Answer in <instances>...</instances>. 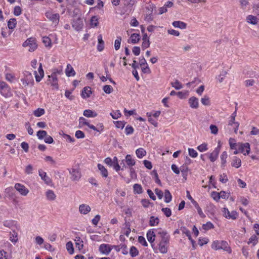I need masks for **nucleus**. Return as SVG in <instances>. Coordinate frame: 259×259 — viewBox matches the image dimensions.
I'll return each mask as SVG.
<instances>
[{"instance_id": "nucleus-1", "label": "nucleus", "mask_w": 259, "mask_h": 259, "mask_svg": "<svg viewBox=\"0 0 259 259\" xmlns=\"http://www.w3.org/2000/svg\"><path fill=\"white\" fill-rule=\"evenodd\" d=\"M211 247L214 250L223 249L229 253H231V248L228 246L227 242L224 241H213L212 243Z\"/></svg>"}, {"instance_id": "nucleus-2", "label": "nucleus", "mask_w": 259, "mask_h": 259, "mask_svg": "<svg viewBox=\"0 0 259 259\" xmlns=\"http://www.w3.org/2000/svg\"><path fill=\"white\" fill-rule=\"evenodd\" d=\"M156 233L157 237H159V242H169L170 236L166 231L161 229L156 230Z\"/></svg>"}, {"instance_id": "nucleus-3", "label": "nucleus", "mask_w": 259, "mask_h": 259, "mask_svg": "<svg viewBox=\"0 0 259 259\" xmlns=\"http://www.w3.org/2000/svg\"><path fill=\"white\" fill-rule=\"evenodd\" d=\"M45 16L55 26L59 24L60 20V15L59 14L54 13L52 11H49L45 13Z\"/></svg>"}, {"instance_id": "nucleus-4", "label": "nucleus", "mask_w": 259, "mask_h": 259, "mask_svg": "<svg viewBox=\"0 0 259 259\" xmlns=\"http://www.w3.org/2000/svg\"><path fill=\"white\" fill-rule=\"evenodd\" d=\"M238 149L240 153L244 155H248L250 151V144L248 143H238Z\"/></svg>"}, {"instance_id": "nucleus-5", "label": "nucleus", "mask_w": 259, "mask_h": 259, "mask_svg": "<svg viewBox=\"0 0 259 259\" xmlns=\"http://www.w3.org/2000/svg\"><path fill=\"white\" fill-rule=\"evenodd\" d=\"M23 47H29L28 51L29 52H33L37 48V46L34 39L29 38L23 42Z\"/></svg>"}, {"instance_id": "nucleus-6", "label": "nucleus", "mask_w": 259, "mask_h": 259, "mask_svg": "<svg viewBox=\"0 0 259 259\" xmlns=\"http://www.w3.org/2000/svg\"><path fill=\"white\" fill-rule=\"evenodd\" d=\"M47 84L51 85L55 89H58V78L56 76V72H53L51 75L48 76L47 81Z\"/></svg>"}, {"instance_id": "nucleus-7", "label": "nucleus", "mask_w": 259, "mask_h": 259, "mask_svg": "<svg viewBox=\"0 0 259 259\" xmlns=\"http://www.w3.org/2000/svg\"><path fill=\"white\" fill-rule=\"evenodd\" d=\"M14 188L22 195L23 196H26L29 191V190L23 185L20 183H16L15 184Z\"/></svg>"}, {"instance_id": "nucleus-8", "label": "nucleus", "mask_w": 259, "mask_h": 259, "mask_svg": "<svg viewBox=\"0 0 259 259\" xmlns=\"http://www.w3.org/2000/svg\"><path fill=\"white\" fill-rule=\"evenodd\" d=\"M220 149L221 146H218L211 153H207L205 154V155L207 156L208 158L209 159L211 162H214L217 159L218 157L219 153L220 152Z\"/></svg>"}, {"instance_id": "nucleus-9", "label": "nucleus", "mask_w": 259, "mask_h": 259, "mask_svg": "<svg viewBox=\"0 0 259 259\" xmlns=\"http://www.w3.org/2000/svg\"><path fill=\"white\" fill-rule=\"evenodd\" d=\"M112 249V246L108 244H102L100 245L99 251L102 254L108 255Z\"/></svg>"}, {"instance_id": "nucleus-10", "label": "nucleus", "mask_w": 259, "mask_h": 259, "mask_svg": "<svg viewBox=\"0 0 259 259\" xmlns=\"http://www.w3.org/2000/svg\"><path fill=\"white\" fill-rule=\"evenodd\" d=\"M69 173L71 175V179L73 181H78L81 178V174L78 169L71 168Z\"/></svg>"}, {"instance_id": "nucleus-11", "label": "nucleus", "mask_w": 259, "mask_h": 259, "mask_svg": "<svg viewBox=\"0 0 259 259\" xmlns=\"http://www.w3.org/2000/svg\"><path fill=\"white\" fill-rule=\"evenodd\" d=\"M72 27L77 31L80 30L83 26V23L82 20L80 18L73 20L72 23Z\"/></svg>"}, {"instance_id": "nucleus-12", "label": "nucleus", "mask_w": 259, "mask_h": 259, "mask_svg": "<svg viewBox=\"0 0 259 259\" xmlns=\"http://www.w3.org/2000/svg\"><path fill=\"white\" fill-rule=\"evenodd\" d=\"M35 77L37 82H39L44 76V72L42 69L41 63H39L38 72L35 71L34 72Z\"/></svg>"}, {"instance_id": "nucleus-13", "label": "nucleus", "mask_w": 259, "mask_h": 259, "mask_svg": "<svg viewBox=\"0 0 259 259\" xmlns=\"http://www.w3.org/2000/svg\"><path fill=\"white\" fill-rule=\"evenodd\" d=\"M224 213L225 217L227 219H231L232 220H235L237 218V213L235 211H232L230 212L229 210L226 208H224Z\"/></svg>"}, {"instance_id": "nucleus-14", "label": "nucleus", "mask_w": 259, "mask_h": 259, "mask_svg": "<svg viewBox=\"0 0 259 259\" xmlns=\"http://www.w3.org/2000/svg\"><path fill=\"white\" fill-rule=\"evenodd\" d=\"M169 242H159V250L162 253H166L167 252V249Z\"/></svg>"}, {"instance_id": "nucleus-15", "label": "nucleus", "mask_w": 259, "mask_h": 259, "mask_svg": "<svg viewBox=\"0 0 259 259\" xmlns=\"http://www.w3.org/2000/svg\"><path fill=\"white\" fill-rule=\"evenodd\" d=\"M189 104L192 108L197 109L198 107V99L195 97H192L189 99Z\"/></svg>"}, {"instance_id": "nucleus-16", "label": "nucleus", "mask_w": 259, "mask_h": 259, "mask_svg": "<svg viewBox=\"0 0 259 259\" xmlns=\"http://www.w3.org/2000/svg\"><path fill=\"white\" fill-rule=\"evenodd\" d=\"M38 174L41 179L44 180L46 184H49L51 183V180L47 176L46 172L44 171L42 169H39L38 170Z\"/></svg>"}, {"instance_id": "nucleus-17", "label": "nucleus", "mask_w": 259, "mask_h": 259, "mask_svg": "<svg viewBox=\"0 0 259 259\" xmlns=\"http://www.w3.org/2000/svg\"><path fill=\"white\" fill-rule=\"evenodd\" d=\"M79 211L80 213L86 214L91 211V207L87 204H82L80 205Z\"/></svg>"}, {"instance_id": "nucleus-18", "label": "nucleus", "mask_w": 259, "mask_h": 259, "mask_svg": "<svg viewBox=\"0 0 259 259\" xmlns=\"http://www.w3.org/2000/svg\"><path fill=\"white\" fill-rule=\"evenodd\" d=\"M65 73L68 77L74 76L75 75V71L71 65L69 64H67V65L66 68L65 69Z\"/></svg>"}, {"instance_id": "nucleus-19", "label": "nucleus", "mask_w": 259, "mask_h": 259, "mask_svg": "<svg viewBox=\"0 0 259 259\" xmlns=\"http://www.w3.org/2000/svg\"><path fill=\"white\" fill-rule=\"evenodd\" d=\"M91 89L89 87H84L82 91L81 97L85 99L90 97L92 94Z\"/></svg>"}, {"instance_id": "nucleus-20", "label": "nucleus", "mask_w": 259, "mask_h": 259, "mask_svg": "<svg viewBox=\"0 0 259 259\" xmlns=\"http://www.w3.org/2000/svg\"><path fill=\"white\" fill-rule=\"evenodd\" d=\"M172 25L176 28H179L182 29H186L187 24L181 21H175L172 23Z\"/></svg>"}, {"instance_id": "nucleus-21", "label": "nucleus", "mask_w": 259, "mask_h": 259, "mask_svg": "<svg viewBox=\"0 0 259 259\" xmlns=\"http://www.w3.org/2000/svg\"><path fill=\"white\" fill-rule=\"evenodd\" d=\"M143 42L142 44V49H145L147 48H148L150 46V41L149 39L147 36V34L146 33H145L143 36Z\"/></svg>"}, {"instance_id": "nucleus-22", "label": "nucleus", "mask_w": 259, "mask_h": 259, "mask_svg": "<svg viewBox=\"0 0 259 259\" xmlns=\"http://www.w3.org/2000/svg\"><path fill=\"white\" fill-rule=\"evenodd\" d=\"M98 44L97 46V50L99 52H101L104 48V41L103 40L102 35L100 34L98 36Z\"/></svg>"}, {"instance_id": "nucleus-23", "label": "nucleus", "mask_w": 259, "mask_h": 259, "mask_svg": "<svg viewBox=\"0 0 259 259\" xmlns=\"http://www.w3.org/2000/svg\"><path fill=\"white\" fill-rule=\"evenodd\" d=\"M156 235L152 230H149L147 233V238L149 242L152 243L155 241Z\"/></svg>"}, {"instance_id": "nucleus-24", "label": "nucleus", "mask_w": 259, "mask_h": 259, "mask_svg": "<svg viewBox=\"0 0 259 259\" xmlns=\"http://www.w3.org/2000/svg\"><path fill=\"white\" fill-rule=\"evenodd\" d=\"M231 165L235 168H239L241 165V160L238 157L235 156L232 159Z\"/></svg>"}, {"instance_id": "nucleus-25", "label": "nucleus", "mask_w": 259, "mask_h": 259, "mask_svg": "<svg viewBox=\"0 0 259 259\" xmlns=\"http://www.w3.org/2000/svg\"><path fill=\"white\" fill-rule=\"evenodd\" d=\"M246 21L248 23L256 25L257 24V18L256 16L249 15L246 17Z\"/></svg>"}, {"instance_id": "nucleus-26", "label": "nucleus", "mask_w": 259, "mask_h": 259, "mask_svg": "<svg viewBox=\"0 0 259 259\" xmlns=\"http://www.w3.org/2000/svg\"><path fill=\"white\" fill-rule=\"evenodd\" d=\"M98 168L100 171V172L104 178H107L108 176V172L107 169L101 164H98Z\"/></svg>"}, {"instance_id": "nucleus-27", "label": "nucleus", "mask_w": 259, "mask_h": 259, "mask_svg": "<svg viewBox=\"0 0 259 259\" xmlns=\"http://www.w3.org/2000/svg\"><path fill=\"white\" fill-rule=\"evenodd\" d=\"M125 161L126 164L130 167L135 165L136 163L135 160L132 158V156L129 154L126 156Z\"/></svg>"}, {"instance_id": "nucleus-28", "label": "nucleus", "mask_w": 259, "mask_h": 259, "mask_svg": "<svg viewBox=\"0 0 259 259\" xmlns=\"http://www.w3.org/2000/svg\"><path fill=\"white\" fill-rule=\"evenodd\" d=\"M46 197L48 200L53 201L56 199V196L54 192L51 190H48L46 193Z\"/></svg>"}, {"instance_id": "nucleus-29", "label": "nucleus", "mask_w": 259, "mask_h": 259, "mask_svg": "<svg viewBox=\"0 0 259 259\" xmlns=\"http://www.w3.org/2000/svg\"><path fill=\"white\" fill-rule=\"evenodd\" d=\"M83 114L87 117H95L98 115L96 112L91 110H85Z\"/></svg>"}, {"instance_id": "nucleus-30", "label": "nucleus", "mask_w": 259, "mask_h": 259, "mask_svg": "<svg viewBox=\"0 0 259 259\" xmlns=\"http://www.w3.org/2000/svg\"><path fill=\"white\" fill-rule=\"evenodd\" d=\"M140 37L139 34L137 33H133L131 35L130 37V39L128 40V42H130L132 44H136L140 40Z\"/></svg>"}, {"instance_id": "nucleus-31", "label": "nucleus", "mask_w": 259, "mask_h": 259, "mask_svg": "<svg viewBox=\"0 0 259 259\" xmlns=\"http://www.w3.org/2000/svg\"><path fill=\"white\" fill-rule=\"evenodd\" d=\"M75 246L78 248L79 250H81L83 247V243L82 240L79 237H76L75 239Z\"/></svg>"}, {"instance_id": "nucleus-32", "label": "nucleus", "mask_w": 259, "mask_h": 259, "mask_svg": "<svg viewBox=\"0 0 259 259\" xmlns=\"http://www.w3.org/2000/svg\"><path fill=\"white\" fill-rule=\"evenodd\" d=\"M136 153L138 158H141L146 155V152L143 148H140L136 150Z\"/></svg>"}, {"instance_id": "nucleus-33", "label": "nucleus", "mask_w": 259, "mask_h": 259, "mask_svg": "<svg viewBox=\"0 0 259 259\" xmlns=\"http://www.w3.org/2000/svg\"><path fill=\"white\" fill-rule=\"evenodd\" d=\"M172 199L171 195L168 190H165L164 192V201L166 203H169Z\"/></svg>"}, {"instance_id": "nucleus-34", "label": "nucleus", "mask_w": 259, "mask_h": 259, "mask_svg": "<svg viewBox=\"0 0 259 259\" xmlns=\"http://www.w3.org/2000/svg\"><path fill=\"white\" fill-rule=\"evenodd\" d=\"M227 156V153L226 151L223 152L221 155V165L222 167H225V166Z\"/></svg>"}, {"instance_id": "nucleus-35", "label": "nucleus", "mask_w": 259, "mask_h": 259, "mask_svg": "<svg viewBox=\"0 0 259 259\" xmlns=\"http://www.w3.org/2000/svg\"><path fill=\"white\" fill-rule=\"evenodd\" d=\"M90 24L93 27H97L99 24L98 17L96 16H93L91 19Z\"/></svg>"}, {"instance_id": "nucleus-36", "label": "nucleus", "mask_w": 259, "mask_h": 259, "mask_svg": "<svg viewBox=\"0 0 259 259\" xmlns=\"http://www.w3.org/2000/svg\"><path fill=\"white\" fill-rule=\"evenodd\" d=\"M42 42L47 47H51L52 46V42L51 39L47 36H44L42 38Z\"/></svg>"}, {"instance_id": "nucleus-37", "label": "nucleus", "mask_w": 259, "mask_h": 259, "mask_svg": "<svg viewBox=\"0 0 259 259\" xmlns=\"http://www.w3.org/2000/svg\"><path fill=\"white\" fill-rule=\"evenodd\" d=\"M170 84L172 87L177 90H180L183 88L182 83L178 80H176L175 82H171Z\"/></svg>"}, {"instance_id": "nucleus-38", "label": "nucleus", "mask_w": 259, "mask_h": 259, "mask_svg": "<svg viewBox=\"0 0 259 259\" xmlns=\"http://www.w3.org/2000/svg\"><path fill=\"white\" fill-rule=\"evenodd\" d=\"M16 25V20L15 18L10 19L8 22V26L9 29H14Z\"/></svg>"}, {"instance_id": "nucleus-39", "label": "nucleus", "mask_w": 259, "mask_h": 259, "mask_svg": "<svg viewBox=\"0 0 259 259\" xmlns=\"http://www.w3.org/2000/svg\"><path fill=\"white\" fill-rule=\"evenodd\" d=\"M159 223V219L153 216L150 217L149 224L151 226H154Z\"/></svg>"}, {"instance_id": "nucleus-40", "label": "nucleus", "mask_w": 259, "mask_h": 259, "mask_svg": "<svg viewBox=\"0 0 259 259\" xmlns=\"http://www.w3.org/2000/svg\"><path fill=\"white\" fill-rule=\"evenodd\" d=\"M66 249H67V251H68V252L70 254H73L74 252V248L73 246L72 243L71 241L68 242L66 243Z\"/></svg>"}, {"instance_id": "nucleus-41", "label": "nucleus", "mask_w": 259, "mask_h": 259, "mask_svg": "<svg viewBox=\"0 0 259 259\" xmlns=\"http://www.w3.org/2000/svg\"><path fill=\"white\" fill-rule=\"evenodd\" d=\"M45 113V111L42 108H38L36 110L34 111L33 114L36 117H40L44 115Z\"/></svg>"}, {"instance_id": "nucleus-42", "label": "nucleus", "mask_w": 259, "mask_h": 259, "mask_svg": "<svg viewBox=\"0 0 259 259\" xmlns=\"http://www.w3.org/2000/svg\"><path fill=\"white\" fill-rule=\"evenodd\" d=\"M130 254L131 256L135 257L138 255L139 251L136 247L132 246L130 248Z\"/></svg>"}, {"instance_id": "nucleus-43", "label": "nucleus", "mask_w": 259, "mask_h": 259, "mask_svg": "<svg viewBox=\"0 0 259 259\" xmlns=\"http://www.w3.org/2000/svg\"><path fill=\"white\" fill-rule=\"evenodd\" d=\"M134 192L137 194H141L142 193V186L138 184H136L133 186Z\"/></svg>"}, {"instance_id": "nucleus-44", "label": "nucleus", "mask_w": 259, "mask_h": 259, "mask_svg": "<svg viewBox=\"0 0 259 259\" xmlns=\"http://www.w3.org/2000/svg\"><path fill=\"white\" fill-rule=\"evenodd\" d=\"M229 143L231 149L238 148V143L235 142L234 139L230 138Z\"/></svg>"}, {"instance_id": "nucleus-45", "label": "nucleus", "mask_w": 259, "mask_h": 259, "mask_svg": "<svg viewBox=\"0 0 259 259\" xmlns=\"http://www.w3.org/2000/svg\"><path fill=\"white\" fill-rule=\"evenodd\" d=\"M122 38L121 36H117L115 40L114 48L116 50L119 49Z\"/></svg>"}, {"instance_id": "nucleus-46", "label": "nucleus", "mask_w": 259, "mask_h": 259, "mask_svg": "<svg viewBox=\"0 0 259 259\" xmlns=\"http://www.w3.org/2000/svg\"><path fill=\"white\" fill-rule=\"evenodd\" d=\"M201 102L202 104L205 106H209L210 105L209 98L207 96H204L201 98Z\"/></svg>"}, {"instance_id": "nucleus-47", "label": "nucleus", "mask_w": 259, "mask_h": 259, "mask_svg": "<svg viewBox=\"0 0 259 259\" xmlns=\"http://www.w3.org/2000/svg\"><path fill=\"white\" fill-rule=\"evenodd\" d=\"M110 115L113 119H118L121 116V114L119 110H116L110 113Z\"/></svg>"}, {"instance_id": "nucleus-48", "label": "nucleus", "mask_w": 259, "mask_h": 259, "mask_svg": "<svg viewBox=\"0 0 259 259\" xmlns=\"http://www.w3.org/2000/svg\"><path fill=\"white\" fill-rule=\"evenodd\" d=\"M257 237L255 235H253L249 238L248 244L252 243L253 246H254L257 242Z\"/></svg>"}, {"instance_id": "nucleus-49", "label": "nucleus", "mask_w": 259, "mask_h": 259, "mask_svg": "<svg viewBox=\"0 0 259 259\" xmlns=\"http://www.w3.org/2000/svg\"><path fill=\"white\" fill-rule=\"evenodd\" d=\"M124 5L125 7L131 8L135 3V0H122Z\"/></svg>"}, {"instance_id": "nucleus-50", "label": "nucleus", "mask_w": 259, "mask_h": 259, "mask_svg": "<svg viewBox=\"0 0 259 259\" xmlns=\"http://www.w3.org/2000/svg\"><path fill=\"white\" fill-rule=\"evenodd\" d=\"M197 149L201 152H204L207 150V144L204 143L197 147Z\"/></svg>"}, {"instance_id": "nucleus-51", "label": "nucleus", "mask_w": 259, "mask_h": 259, "mask_svg": "<svg viewBox=\"0 0 259 259\" xmlns=\"http://www.w3.org/2000/svg\"><path fill=\"white\" fill-rule=\"evenodd\" d=\"M47 135V133L45 131H39L37 133V136L39 139H42Z\"/></svg>"}, {"instance_id": "nucleus-52", "label": "nucleus", "mask_w": 259, "mask_h": 259, "mask_svg": "<svg viewBox=\"0 0 259 259\" xmlns=\"http://www.w3.org/2000/svg\"><path fill=\"white\" fill-rule=\"evenodd\" d=\"M227 72L225 70H223L220 74L218 76L217 79L220 82H222L224 77L226 76Z\"/></svg>"}, {"instance_id": "nucleus-53", "label": "nucleus", "mask_w": 259, "mask_h": 259, "mask_svg": "<svg viewBox=\"0 0 259 259\" xmlns=\"http://www.w3.org/2000/svg\"><path fill=\"white\" fill-rule=\"evenodd\" d=\"M197 209L198 214L201 218H204L205 217V214L203 213L201 208L199 207L198 204L197 202H196L195 204H193Z\"/></svg>"}, {"instance_id": "nucleus-54", "label": "nucleus", "mask_w": 259, "mask_h": 259, "mask_svg": "<svg viewBox=\"0 0 259 259\" xmlns=\"http://www.w3.org/2000/svg\"><path fill=\"white\" fill-rule=\"evenodd\" d=\"M89 123L87 121V120L84 117H81L79 119V126L80 127L81 126L86 125L88 126Z\"/></svg>"}, {"instance_id": "nucleus-55", "label": "nucleus", "mask_w": 259, "mask_h": 259, "mask_svg": "<svg viewBox=\"0 0 259 259\" xmlns=\"http://www.w3.org/2000/svg\"><path fill=\"white\" fill-rule=\"evenodd\" d=\"M189 155L192 158H195L197 156V151L193 148L188 149Z\"/></svg>"}, {"instance_id": "nucleus-56", "label": "nucleus", "mask_w": 259, "mask_h": 259, "mask_svg": "<svg viewBox=\"0 0 259 259\" xmlns=\"http://www.w3.org/2000/svg\"><path fill=\"white\" fill-rule=\"evenodd\" d=\"M148 116V121L150 122L152 124H153L155 127L157 126V122L155 120H154L153 118L151 117V113H147Z\"/></svg>"}, {"instance_id": "nucleus-57", "label": "nucleus", "mask_w": 259, "mask_h": 259, "mask_svg": "<svg viewBox=\"0 0 259 259\" xmlns=\"http://www.w3.org/2000/svg\"><path fill=\"white\" fill-rule=\"evenodd\" d=\"M103 90L105 93L109 94L112 92L113 88L110 85H105L103 87Z\"/></svg>"}, {"instance_id": "nucleus-58", "label": "nucleus", "mask_w": 259, "mask_h": 259, "mask_svg": "<svg viewBox=\"0 0 259 259\" xmlns=\"http://www.w3.org/2000/svg\"><path fill=\"white\" fill-rule=\"evenodd\" d=\"M134 128L131 125H128L125 128V132L127 135L132 134L134 133Z\"/></svg>"}, {"instance_id": "nucleus-59", "label": "nucleus", "mask_w": 259, "mask_h": 259, "mask_svg": "<svg viewBox=\"0 0 259 259\" xmlns=\"http://www.w3.org/2000/svg\"><path fill=\"white\" fill-rule=\"evenodd\" d=\"M11 236L10 237V240L14 243H16L18 241L17 239H15L17 237V233L15 231L13 232V233H11Z\"/></svg>"}, {"instance_id": "nucleus-60", "label": "nucleus", "mask_w": 259, "mask_h": 259, "mask_svg": "<svg viewBox=\"0 0 259 259\" xmlns=\"http://www.w3.org/2000/svg\"><path fill=\"white\" fill-rule=\"evenodd\" d=\"M114 123L115 124L116 127L122 129L124 126L125 122L123 121H114Z\"/></svg>"}, {"instance_id": "nucleus-61", "label": "nucleus", "mask_w": 259, "mask_h": 259, "mask_svg": "<svg viewBox=\"0 0 259 259\" xmlns=\"http://www.w3.org/2000/svg\"><path fill=\"white\" fill-rule=\"evenodd\" d=\"M6 79L7 80L12 82L15 80V77L14 75L11 73H7L6 74Z\"/></svg>"}, {"instance_id": "nucleus-62", "label": "nucleus", "mask_w": 259, "mask_h": 259, "mask_svg": "<svg viewBox=\"0 0 259 259\" xmlns=\"http://www.w3.org/2000/svg\"><path fill=\"white\" fill-rule=\"evenodd\" d=\"M161 210L167 217H170L171 214V210L169 208H162Z\"/></svg>"}, {"instance_id": "nucleus-63", "label": "nucleus", "mask_w": 259, "mask_h": 259, "mask_svg": "<svg viewBox=\"0 0 259 259\" xmlns=\"http://www.w3.org/2000/svg\"><path fill=\"white\" fill-rule=\"evenodd\" d=\"M211 196L212 198L217 201H218L220 199V193L217 192H212L211 194Z\"/></svg>"}, {"instance_id": "nucleus-64", "label": "nucleus", "mask_w": 259, "mask_h": 259, "mask_svg": "<svg viewBox=\"0 0 259 259\" xmlns=\"http://www.w3.org/2000/svg\"><path fill=\"white\" fill-rule=\"evenodd\" d=\"M155 192L159 199H161L162 198L163 196V193L161 190L156 188L155 189Z\"/></svg>"}]
</instances>
